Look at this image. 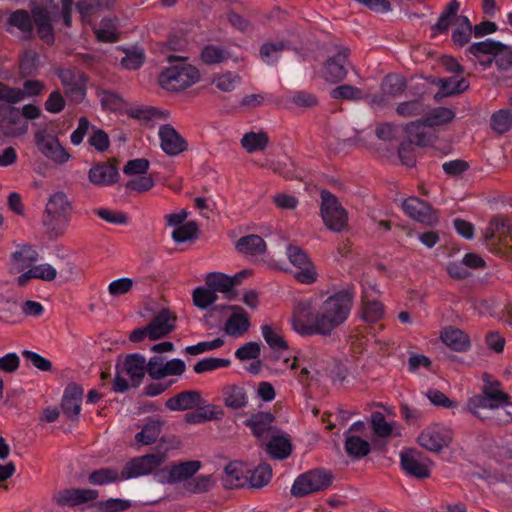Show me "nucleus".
I'll use <instances>...</instances> for the list:
<instances>
[{"label":"nucleus","instance_id":"obj_1","mask_svg":"<svg viewBox=\"0 0 512 512\" xmlns=\"http://www.w3.org/2000/svg\"><path fill=\"white\" fill-rule=\"evenodd\" d=\"M353 298L350 291H339L326 298L318 308L312 298L296 300L291 317L293 330L301 336H330L347 321Z\"/></svg>","mask_w":512,"mask_h":512},{"label":"nucleus","instance_id":"obj_2","mask_svg":"<svg viewBox=\"0 0 512 512\" xmlns=\"http://www.w3.org/2000/svg\"><path fill=\"white\" fill-rule=\"evenodd\" d=\"M481 393L468 399L466 410L479 418L496 425L512 422V401L508 393L502 389V383L491 375H483Z\"/></svg>","mask_w":512,"mask_h":512},{"label":"nucleus","instance_id":"obj_3","mask_svg":"<svg viewBox=\"0 0 512 512\" xmlns=\"http://www.w3.org/2000/svg\"><path fill=\"white\" fill-rule=\"evenodd\" d=\"M168 60L170 62L176 61L177 63L160 74L159 84L163 89L181 91L199 81L200 73L198 69L187 63L184 58L170 55Z\"/></svg>","mask_w":512,"mask_h":512},{"label":"nucleus","instance_id":"obj_4","mask_svg":"<svg viewBox=\"0 0 512 512\" xmlns=\"http://www.w3.org/2000/svg\"><path fill=\"white\" fill-rule=\"evenodd\" d=\"M484 240L491 252L509 255L512 252V220L501 215L493 217L485 230Z\"/></svg>","mask_w":512,"mask_h":512},{"label":"nucleus","instance_id":"obj_5","mask_svg":"<svg viewBox=\"0 0 512 512\" xmlns=\"http://www.w3.org/2000/svg\"><path fill=\"white\" fill-rule=\"evenodd\" d=\"M320 197V215L326 228L333 232L343 231L348 226L347 210L329 190H322Z\"/></svg>","mask_w":512,"mask_h":512},{"label":"nucleus","instance_id":"obj_6","mask_svg":"<svg viewBox=\"0 0 512 512\" xmlns=\"http://www.w3.org/2000/svg\"><path fill=\"white\" fill-rule=\"evenodd\" d=\"M333 481L331 472L323 469H315L298 476L292 487L291 494L294 497H304L311 493L327 489Z\"/></svg>","mask_w":512,"mask_h":512},{"label":"nucleus","instance_id":"obj_7","mask_svg":"<svg viewBox=\"0 0 512 512\" xmlns=\"http://www.w3.org/2000/svg\"><path fill=\"white\" fill-rule=\"evenodd\" d=\"M166 459L165 452H155L135 457L125 464L120 473V478L127 480L154 474Z\"/></svg>","mask_w":512,"mask_h":512},{"label":"nucleus","instance_id":"obj_8","mask_svg":"<svg viewBox=\"0 0 512 512\" xmlns=\"http://www.w3.org/2000/svg\"><path fill=\"white\" fill-rule=\"evenodd\" d=\"M34 138L36 147L46 158L57 164H64L69 160V153L62 147L53 132L40 129L35 132Z\"/></svg>","mask_w":512,"mask_h":512},{"label":"nucleus","instance_id":"obj_9","mask_svg":"<svg viewBox=\"0 0 512 512\" xmlns=\"http://www.w3.org/2000/svg\"><path fill=\"white\" fill-rule=\"evenodd\" d=\"M350 49L341 48L338 53L329 57L323 66L322 77L331 84H338L345 80L348 74V68L353 67L349 61Z\"/></svg>","mask_w":512,"mask_h":512},{"label":"nucleus","instance_id":"obj_10","mask_svg":"<svg viewBox=\"0 0 512 512\" xmlns=\"http://www.w3.org/2000/svg\"><path fill=\"white\" fill-rule=\"evenodd\" d=\"M287 257L290 263L298 269L294 273V278L298 282L302 284L316 282L318 274L315 266L302 248L295 245L288 246Z\"/></svg>","mask_w":512,"mask_h":512},{"label":"nucleus","instance_id":"obj_11","mask_svg":"<svg viewBox=\"0 0 512 512\" xmlns=\"http://www.w3.org/2000/svg\"><path fill=\"white\" fill-rule=\"evenodd\" d=\"M380 292L374 283L363 285L361 296V317L364 321L375 323L380 321L385 313L383 304L378 300Z\"/></svg>","mask_w":512,"mask_h":512},{"label":"nucleus","instance_id":"obj_12","mask_svg":"<svg viewBox=\"0 0 512 512\" xmlns=\"http://www.w3.org/2000/svg\"><path fill=\"white\" fill-rule=\"evenodd\" d=\"M28 130V123L22 118L18 108L0 104V133L5 137H18Z\"/></svg>","mask_w":512,"mask_h":512},{"label":"nucleus","instance_id":"obj_13","mask_svg":"<svg viewBox=\"0 0 512 512\" xmlns=\"http://www.w3.org/2000/svg\"><path fill=\"white\" fill-rule=\"evenodd\" d=\"M56 73L65 89L66 96L74 102H81L86 95L85 75L77 69L70 68H59Z\"/></svg>","mask_w":512,"mask_h":512},{"label":"nucleus","instance_id":"obj_14","mask_svg":"<svg viewBox=\"0 0 512 512\" xmlns=\"http://www.w3.org/2000/svg\"><path fill=\"white\" fill-rule=\"evenodd\" d=\"M401 467L412 477L425 479L430 476L432 462L415 449H404L400 452Z\"/></svg>","mask_w":512,"mask_h":512},{"label":"nucleus","instance_id":"obj_15","mask_svg":"<svg viewBox=\"0 0 512 512\" xmlns=\"http://www.w3.org/2000/svg\"><path fill=\"white\" fill-rule=\"evenodd\" d=\"M246 274V270L233 277L220 272H212L206 276L205 284L208 288L214 291L215 294L216 292H221L225 294L226 299L233 300L237 296V292L234 290V287L241 283L242 278Z\"/></svg>","mask_w":512,"mask_h":512},{"label":"nucleus","instance_id":"obj_16","mask_svg":"<svg viewBox=\"0 0 512 512\" xmlns=\"http://www.w3.org/2000/svg\"><path fill=\"white\" fill-rule=\"evenodd\" d=\"M451 440V431L439 425L427 427L418 436V443L431 452H440Z\"/></svg>","mask_w":512,"mask_h":512},{"label":"nucleus","instance_id":"obj_17","mask_svg":"<svg viewBox=\"0 0 512 512\" xmlns=\"http://www.w3.org/2000/svg\"><path fill=\"white\" fill-rule=\"evenodd\" d=\"M119 176L116 159H110L107 162H98L88 171L90 183L100 187H108L115 184Z\"/></svg>","mask_w":512,"mask_h":512},{"label":"nucleus","instance_id":"obj_18","mask_svg":"<svg viewBox=\"0 0 512 512\" xmlns=\"http://www.w3.org/2000/svg\"><path fill=\"white\" fill-rule=\"evenodd\" d=\"M403 210L412 219L433 226L438 222L437 212L427 203L417 197H409L403 202Z\"/></svg>","mask_w":512,"mask_h":512},{"label":"nucleus","instance_id":"obj_19","mask_svg":"<svg viewBox=\"0 0 512 512\" xmlns=\"http://www.w3.org/2000/svg\"><path fill=\"white\" fill-rule=\"evenodd\" d=\"M201 468V462L198 460H190L172 465L166 473L161 471L159 482L174 484L181 481H188Z\"/></svg>","mask_w":512,"mask_h":512},{"label":"nucleus","instance_id":"obj_20","mask_svg":"<svg viewBox=\"0 0 512 512\" xmlns=\"http://www.w3.org/2000/svg\"><path fill=\"white\" fill-rule=\"evenodd\" d=\"M159 138L162 150L170 156H176L187 149L186 140L170 124L159 128Z\"/></svg>","mask_w":512,"mask_h":512},{"label":"nucleus","instance_id":"obj_21","mask_svg":"<svg viewBox=\"0 0 512 512\" xmlns=\"http://www.w3.org/2000/svg\"><path fill=\"white\" fill-rule=\"evenodd\" d=\"M97 497V490L71 488L57 491L53 496V501L59 506H76L93 501Z\"/></svg>","mask_w":512,"mask_h":512},{"label":"nucleus","instance_id":"obj_22","mask_svg":"<svg viewBox=\"0 0 512 512\" xmlns=\"http://www.w3.org/2000/svg\"><path fill=\"white\" fill-rule=\"evenodd\" d=\"M275 416L270 412H258L252 414L246 421L245 425L249 427L253 435L260 439L266 440L276 432L273 427Z\"/></svg>","mask_w":512,"mask_h":512},{"label":"nucleus","instance_id":"obj_23","mask_svg":"<svg viewBox=\"0 0 512 512\" xmlns=\"http://www.w3.org/2000/svg\"><path fill=\"white\" fill-rule=\"evenodd\" d=\"M227 308L232 311V314L225 322V333L232 337L244 335L250 328L249 314L238 305H231Z\"/></svg>","mask_w":512,"mask_h":512},{"label":"nucleus","instance_id":"obj_24","mask_svg":"<svg viewBox=\"0 0 512 512\" xmlns=\"http://www.w3.org/2000/svg\"><path fill=\"white\" fill-rule=\"evenodd\" d=\"M82 398L83 389L80 386L72 384L65 389L61 409L64 415L71 421L77 420L80 414Z\"/></svg>","mask_w":512,"mask_h":512},{"label":"nucleus","instance_id":"obj_25","mask_svg":"<svg viewBox=\"0 0 512 512\" xmlns=\"http://www.w3.org/2000/svg\"><path fill=\"white\" fill-rule=\"evenodd\" d=\"M17 29L22 34V39L28 40L33 37V16L23 9L15 10L9 13L6 20V31L13 32Z\"/></svg>","mask_w":512,"mask_h":512},{"label":"nucleus","instance_id":"obj_26","mask_svg":"<svg viewBox=\"0 0 512 512\" xmlns=\"http://www.w3.org/2000/svg\"><path fill=\"white\" fill-rule=\"evenodd\" d=\"M176 317L168 309L159 311L147 325L150 330V340H158L175 329Z\"/></svg>","mask_w":512,"mask_h":512},{"label":"nucleus","instance_id":"obj_27","mask_svg":"<svg viewBox=\"0 0 512 512\" xmlns=\"http://www.w3.org/2000/svg\"><path fill=\"white\" fill-rule=\"evenodd\" d=\"M203 403L200 392L194 390L182 391L169 398L165 406L171 411H185L200 406Z\"/></svg>","mask_w":512,"mask_h":512},{"label":"nucleus","instance_id":"obj_28","mask_svg":"<svg viewBox=\"0 0 512 512\" xmlns=\"http://www.w3.org/2000/svg\"><path fill=\"white\" fill-rule=\"evenodd\" d=\"M37 251L29 245H23L11 254L10 269L13 273H20L38 260Z\"/></svg>","mask_w":512,"mask_h":512},{"label":"nucleus","instance_id":"obj_29","mask_svg":"<svg viewBox=\"0 0 512 512\" xmlns=\"http://www.w3.org/2000/svg\"><path fill=\"white\" fill-rule=\"evenodd\" d=\"M429 126L424 122V118L418 121L410 122L404 129L408 134V142L418 146H428L433 143L435 135L430 132Z\"/></svg>","mask_w":512,"mask_h":512},{"label":"nucleus","instance_id":"obj_30","mask_svg":"<svg viewBox=\"0 0 512 512\" xmlns=\"http://www.w3.org/2000/svg\"><path fill=\"white\" fill-rule=\"evenodd\" d=\"M37 28V34L46 44H52L55 40L50 13L42 8L33 10V25Z\"/></svg>","mask_w":512,"mask_h":512},{"label":"nucleus","instance_id":"obj_31","mask_svg":"<svg viewBox=\"0 0 512 512\" xmlns=\"http://www.w3.org/2000/svg\"><path fill=\"white\" fill-rule=\"evenodd\" d=\"M222 398L226 407L231 409H241L248 404V394L243 386L230 384L222 389Z\"/></svg>","mask_w":512,"mask_h":512},{"label":"nucleus","instance_id":"obj_32","mask_svg":"<svg viewBox=\"0 0 512 512\" xmlns=\"http://www.w3.org/2000/svg\"><path fill=\"white\" fill-rule=\"evenodd\" d=\"M459 7L457 0H451L447 4L438 21L431 27L432 36L447 33L449 27L455 25L456 18L460 16L458 15Z\"/></svg>","mask_w":512,"mask_h":512},{"label":"nucleus","instance_id":"obj_33","mask_svg":"<svg viewBox=\"0 0 512 512\" xmlns=\"http://www.w3.org/2000/svg\"><path fill=\"white\" fill-rule=\"evenodd\" d=\"M72 209V203L69 201L67 194L63 191H57L48 198L44 211L48 212L49 215L70 218Z\"/></svg>","mask_w":512,"mask_h":512},{"label":"nucleus","instance_id":"obj_34","mask_svg":"<svg viewBox=\"0 0 512 512\" xmlns=\"http://www.w3.org/2000/svg\"><path fill=\"white\" fill-rule=\"evenodd\" d=\"M441 340L445 345L457 352L465 351L470 346V339L462 330L447 327L441 332Z\"/></svg>","mask_w":512,"mask_h":512},{"label":"nucleus","instance_id":"obj_35","mask_svg":"<svg viewBox=\"0 0 512 512\" xmlns=\"http://www.w3.org/2000/svg\"><path fill=\"white\" fill-rule=\"evenodd\" d=\"M435 83L439 86V91L435 95L436 100L460 94L469 87L468 82L464 78H439Z\"/></svg>","mask_w":512,"mask_h":512},{"label":"nucleus","instance_id":"obj_36","mask_svg":"<svg viewBox=\"0 0 512 512\" xmlns=\"http://www.w3.org/2000/svg\"><path fill=\"white\" fill-rule=\"evenodd\" d=\"M123 371L127 373L134 386H138L145 375L146 359L140 354H129L124 363Z\"/></svg>","mask_w":512,"mask_h":512},{"label":"nucleus","instance_id":"obj_37","mask_svg":"<svg viewBox=\"0 0 512 512\" xmlns=\"http://www.w3.org/2000/svg\"><path fill=\"white\" fill-rule=\"evenodd\" d=\"M113 4L112 0H80L77 3V10L84 21L90 22L92 16L110 10Z\"/></svg>","mask_w":512,"mask_h":512},{"label":"nucleus","instance_id":"obj_38","mask_svg":"<svg viewBox=\"0 0 512 512\" xmlns=\"http://www.w3.org/2000/svg\"><path fill=\"white\" fill-rule=\"evenodd\" d=\"M266 248L263 238L255 234L243 236L236 243L238 252L254 256L264 254Z\"/></svg>","mask_w":512,"mask_h":512},{"label":"nucleus","instance_id":"obj_39","mask_svg":"<svg viewBox=\"0 0 512 512\" xmlns=\"http://www.w3.org/2000/svg\"><path fill=\"white\" fill-rule=\"evenodd\" d=\"M498 46V42L487 39L485 41L472 44L469 47V52L479 60L481 65L488 67L493 61L492 57Z\"/></svg>","mask_w":512,"mask_h":512},{"label":"nucleus","instance_id":"obj_40","mask_svg":"<svg viewBox=\"0 0 512 512\" xmlns=\"http://www.w3.org/2000/svg\"><path fill=\"white\" fill-rule=\"evenodd\" d=\"M247 476H244L242 465L233 461L226 465L224 469L223 486L226 489H234L244 486Z\"/></svg>","mask_w":512,"mask_h":512},{"label":"nucleus","instance_id":"obj_41","mask_svg":"<svg viewBox=\"0 0 512 512\" xmlns=\"http://www.w3.org/2000/svg\"><path fill=\"white\" fill-rule=\"evenodd\" d=\"M70 218L58 215H49L48 212L43 213L42 223L47 235L50 238H58L62 236L69 224Z\"/></svg>","mask_w":512,"mask_h":512},{"label":"nucleus","instance_id":"obj_42","mask_svg":"<svg viewBox=\"0 0 512 512\" xmlns=\"http://www.w3.org/2000/svg\"><path fill=\"white\" fill-rule=\"evenodd\" d=\"M164 421L160 419H150L143 426L142 430L135 435V440L141 445L153 444L159 437Z\"/></svg>","mask_w":512,"mask_h":512},{"label":"nucleus","instance_id":"obj_43","mask_svg":"<svg viewBox=\"0 0 512 512\" xmlns=\"http://www.w3.org/2000/svg\"><path fill=\"white\" fill-rule=\"evenodd\" d=\"M267 444L268 453L276 459H285L292 452V445L288 438L273 433Z\"/></svg>","mask_w":512,"mask_h":512},{"label":"nucleus","instance_id":"obj_44","mask_svg":"<svg viewBox=\"0 0 512 512\" xmlns=\"http://www.w3.org/2000/svg\"><path fill=\"white\" fill-rule=\"evenodd\" d=\"M473 28L469 19L460 15L456 18L455 25H453L452 41L457 46H464L470 41Z\"/></svg>","mask_w":512,"mask_h":512},{"label":"nucleus","instance_id":"obj_45","mask_svg":"<svg viewBox=\"0 0 512 512\" xmlns=\"http://www.w3.org/2000/svg\"><path fill=\"white\" fill-rule=\"evenodd\" d=\"M269 143V137L266 132L260 131L245 133L241 139V145L247 153L263 151Z\"/></svg>","mask_w":512,"mask_h":512},{"label":"nucleus","instance_id":"obj_46","mask_svg":"<svg viewBox=\"0 0 512 512\" xmlns=\"http://www.w3.org/2000/svg\"><path fill=\"white\" fill-rule=\"evenodd\" d=\"M330 96L334 100L361 101L366 98L362 89L352 85L343 84L333 88Z\"/></svg>","mask_w":512,"mask_h":512},{"label":"nucleus","instance_id":"obj_47","mask_svg":"<svg viewBox=\"0 0 512 512\" xmlns=\"http://www.w3.org/2000/svg\"><path fill=\"white\" fill-rule=\"evenodd\" d=\"M345 450L349 456L363 458L370 453V443L358 436H347Z\"/></svg>","mask_w":512,"mask_h":512},{"label":"nucleus","instance_id":"obj_48","mask_svg":"<svg viewBox=\"0 0 512 512\" xmlns=\"http://www.w3.org/2000/svg\"><path fill=\"white\" fill-rule=\"evenodd\" d=\"M271 477V466L266 463H261L254 470L250 471V475L247 476V481H249L253 488H262L270 482Z\"/></svg>","mask_w":512,"mask_h":512},{"label":"nucleus","instance_id":"obj_49","mask_svg":"<svg viewBox=\"0 0 512 512\" xmlns=\"http://www.w3.org/2000/svg\"><path fill=\"white\" fill-rule=\"evenodd\" d=\"M455 118V112L446 107H437L424 117V122L429 127L440 126L451 122Z\"/></svg>","mask_w":512,"mask_h":512},{"label":"nucleus","instance_id":"obj_50","mask_svg":"<svg viewBox=\"0 0 512 512\" xmlns=\"http://www.w3.org/2000/svg\"><path fill=\"white\" fill-rule=\"evenodd\" d=\"M215 486V480L211 475H201L185 482V489L193 494H202L210 491Z\"/></svg>","mask_w":512,"mask_h":512},{"label":"nucleus","instance_id":"obj_51","mask_svg":"<svg viewBox=\"0 0 512 512\" xmlns=\"http://www.w3.org/2000/svg\"><path fill=\"white\" fill-rule=\"evenodd\" d=\"M262 335L266 343L270 346L271 349L275 351L286 350L288 349V344L284 340L283 336L280 332L270 325H262L261 327Z\"/></svg>","mask_w":512,"mask_h":512},{"label":"nucleus","instance_id":"obj_52","mask_svg":"<svg viewBox=\"0 0 512 512\" xmlns=\"http://www.w3.org/2000/svg\"><path fill=\"white\" fill-rule=\"evenodd\" d=\"M229 58V54L223 48L216 45H207L202 49L201 59L205 64H219Z\"/></svg>","mask_w":512,"mask_h":512},{"label":"nucleus","instance_id":"obj_53","mask_svg":"<svg viewBox=\"0 0 512 512\" xmlns=\"http://www.w3.org/2000/svg\"><path fill=\"white\" fill-rule=\"evenodd\" d=\"M396 112L398 115L405 118L415 117L424 114L426 112V106L421 100L415 99L400 103L396 108Z\"/></svg>","mask_w":512,"mask_h":512},{"label":"nucleus","instance_id":"obj_54","mask_svg":"<svg viewBox=\"0 0 512 512\" xmlns=\"http://www.w3.org/2000/svg\"><path fill=\"white\" fill-rule=\"evenodd\" d=\"M118 480H122L120 474L111 468H101L89 475V482L93 485H104Z\"/></svg>","mask_w":512,"mask_h":512},{"label":"nucleus","instance_id":"obj_55","mask_svg":"<svg viewBox=\"0 0 512 512\" xmlns=\"http://www.w3.org/2000/svg\"><path fill=\"white\" fill-rule=\"evenodd\" d=\"M241 82V77L235 72H226L214 77L213 83L223 92H231Z\"/></svg>","mask_w":512,"mask_h":512},{"label":"nucleus","instance_id":"obj_56","mask_svg":"<svg viewBox=\"0 0 512 512\" xmlns=\"http://www.w3.org/2000/svg\"><path fill=\"white\" fill-rule=\"evenodd\" d=\"M231 364L229 359L210 357L198 361L193 369L195 373L201 374L208 371H213L219 368L228 367Z\"/></svg>","mask_w":512,"mask_h":512},{"label":"nucleus","instance_id":"obj_57","mask_svg":"<svg viewBox=\"0 0 512 512\" xmlns=\"http://www.w3.org/2000/svg\"><path fill=\"white\" fill-rule=\"evenodd\" d=\"M491 127L496 132L503 134L512 127V115L509 110H500L491 117Z\"/></svg>","mask_w":512,"mask_h":512},{"label":"nucleus","instance_id":"obj_58","mask_svg":"<svg viewBox=\"0 0 512 512\" xmlns=\"http://www.w3.org/2000/svg\"><path fill=\"white\" fill-rule=\"evenodd\" d=\"M24 99L25 92H22V89L10 87L0 82V102L13 106V104H17Z\"/></svg>","mask_w":512,"mask_h":512},{"label":"nucleus","instance_id":"obj_59","mask_svg":"<svg viewBox=\"0 0 512 512\" xmlns=\"http://www.w3.org/2000/svg\"><path fill=\"white\" fill-rule=\"evenodd\" d=\"M218 296L210 288L198 287L193 291L194 305L205 309L217 300Z\"/></svg>","mask_w":512,"mask_h":512},{"label":"nucleus","instance_id":"obj_60","mask_svg":"<svg viewBox=\"0 0 512 512\" xmlns=\"http://www.w3.org/2000/svg\"><path fill=\"white\" fill-rule=\"evenodd\" d=\"M96 37L102 42H115L118 40L116 27L112 20L103 19L101 27L94 30Z\"/></svg>","mask_w":512,"mask_h":512},{"label":"nucleus","instance_id":"obj_61","mask_svg":"<svg viewBox=\"0 0 512 512\" xmlns=\"http://www.w3.org/2000/svg\"><path fill=\"white\" fill-rule=\"evenodd\" d=\"M371 427L378 437H387L392 433V426L385 420L381 412H374L371 415Z\"/></svg>","mask_w":512,"mask_h":512},{"label":"nucleus","instance_id":"obj_62","mask_svg":"<svg viewBox=\"0 0 512 512\" xmlns=\"http://www.w3.org/2000/svg\"><path fill=\"white\" fill-rule=\"evenodd\" d=\"M492 59L501 70H506L512 66V50L502 43L498 42Z\"/></svg>","mask_w":512,"mask_h":512},{"label":"nucleus","instance_id":"obj_63","mask_svg":"<svg viewBox=\"0 0 512 512\" xmlns=\"http://www.w3.org/2000/svg\"><path fill=\"white\" fill-rule=\"evenodd\" d=\"M197 232V224L193 221H190L177 227L172 233V238L174 241L182 243L194 238Z\"/></svg>","mask_w":512,"mask_h":512},{"label":"nucleus","instance_id":"obj_64","mask_svg":"<svg viewBox=\"0 0 512 512\" xmlns=\"http://www.w3.org/2000/svg\"><path fill=\"white\" fill-rule=\"evenodd\" d=\"M154 186V180L152 176H140L134 179H131L125 184V189L127 192H137L144 193L149 191Z\"/></svg>","mask_w":512,"mask_h":512}]
</instances>
